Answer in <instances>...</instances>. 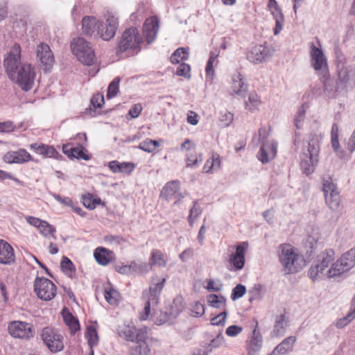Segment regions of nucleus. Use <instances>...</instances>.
Returning <instances> with one entry per match:
<instances>
[{"label": "nucleus", "instance_id": "nucleus-1", "mask_svg": "<svg viewBox=\"0 0 355 355\" xmlns=\"http://www.w3.org/2000/svg\"><path fill=\"white\" fill-rule=\"evenodd\" d=\"M21 49L15 44L4 58V67L8 77L15 81L24 91L33 88L35 78V71L31 64L21 62Z\"/></svg>", "mask_w": 355, "mask_h": 355}, {"label": "nucleus", "instance_id": "nucleus-2", "mask_svg": "<svg viewBox=\"0 0 355 355\" xmlns=\"http://www.w3.org/2000/svg\"><path fill=\"white\" fill-rule=\"evenodd\" d=\"M118 334L127 341L133 343L129 348V355H149L150 349L146 343V328L137 329L132 323L124 324L118 329Z\"/></svg>", "mask_w": 355, "mask_h": 355}, {"label": "nucleus", "instance_id": "nucleus-3", "mask_svg": "<svg viewBox=\"0 0 355 355\" xmlns=\"http://www.w3.org/2000/svg\"><path fill=\"white\" fill-rule=\"evenodd\" d=\"M279 261L286 273H294L302 270L305 265L302 256L299 254L295 249L289 244H282L279 246Z\"/></svg>", "mask_w": 355, "mask_h": 355}, {"label": "nucleus", "instance_id": "nucleus-4", "mask_svg": "<svg viewBox=\"0 0 355 355\" xmlns=\"http://www.w3.org/2000/svg\"><path fill=\"white\" fill-rule=\"evenodd\" d=\"M143 42V37L137 28L126 29L119 41L116 53L118 55L122 53H130L134 51H139L141 44Z\"/></svg>", "mask_w": 355, "mask_h": 355}, {"label": "nucleus", "instance_id": "nucleus-5", "mask_svg": "<svg viewBox=\"0 0 355 355\" xmlns=\"http://www.w3.org/2000/svg\"><path fill=\"white\" fill-rule=\"evenodd\" d=\"M73 53L83 64L91 66L95 62V53L90 44L83 37L73 39L71 42Z\"/></svg>", "mask_w": 355, "mask_h": 355}, {"label": "nucleus", "instance_id": "nucleus-6", "mask_svg": "<svg viewBox=\"0 0 355 355\" xmlns=\"http://www.w3.org/2000/svg\"><path fill=\"white\" fill-rule=\"evenodd\" d=\"M320 153L319 143L317 139H311L307 149L303 152L301 157L300 167L304 173H312L318 162Z\"/></svg>", "mask_w": 355, "mask_h": 355}, {"label": "nucleus", "instance_id": "nucleus-7", "mask_svg": "<svg viewBox=\"0 0 355 355\" xmlns=\"http://www.w3.org/2000/svg\"><path fill=\"white\" fill-rule=\"evenodd\" d=\"M355 266V249L352 248L344 253L331 268H328L326 275L328 279L340 276Z\"/></svg>", "mask_w": 355, "mask_h": 355}, {"label": "nucleus", "instance_id": "nucleus-8", "mask_svg": "<svg viewBox=\"0 0 355 355\" xmlns=\"http://www.w3.org/2000/svg\"><path fill=\"white\" fill-rule=\"evenodd\" d=\"M335 253L333 250H327L321 252L318 257V263L309 269V276L313 280L318 278L327 277V269L332 263H334Z\"/></svg>", "mask_w": 355, "mask_h": 355}, {"label": "nucleus", "instance_id": "nucleus-9", "mask_svg": "<svg viewBox=\"0 0 355 355\" xmlns=\"http://www.w3.org/2000/svg\"><path fill=\"white\" fill-rule=\"evenodd\" d=\"M322 191L324 194L325 203L332 211H339L342 207L340 192L331 179L324 180Z\"/></svg>", "mask_w": 355, "mask_h": 355}, {"label": "nucleus", "instance_id": "nucleus-10", "mask_svg": "<svg viewBox=\"0 0 355 355\" xmlns=\"http://www.w3.org/2000/svg\"><path fill=\"white\" fill-rule=\"evenodd\" d=\"M56 286L49 279L37 277L34 282V291L37 297L44 301H50L56 295Z\"/></svg>", "mask_w": 355, "mask_h": 355}, {"label": "nucleus", "instance_id": "nucleus-11", "mask_svg": "<svg viewBox=\"0 0 355 355\" xmlns=\"http://www.w3.org/2000/svg\"><path fill=\"white\" fill-rule=\"evenodd\" d=\"M180 190V181L172 180L168 182L163 187L159 197L162 200L172 202L173 205H178L184 198Z\"/></svg>", "mask_w": 355, "mask_h": 355}, {"label": "nucleus", "instance_id": "nucleus-12", "mask_svg": "<svg viewBox=\"0 0 355 355\" xmlns=\"http://www.w3.org/2000/svg\"><path fill=\"white\" fill-rule=\"evenodd\" d=\"M248 248L247 242H242L236 246H230L228 251L231 253L229 257V263L236 270H241L245 265V255Z\"/></svg>", "mask_w": 355, "mask_h": 355}, {"label": "nucleus", "instance_id": "nucleus-13", "mask_svg": "<svg viewBox=\"0 0 355 355\" xmlns=\"http://www.w3.org/2000/svg\"><path fill=\"white\" fill-rule=\"evenodd\" d=\"M8 329L9 334L14 338H29L34 335L33 325L21 321H12L9 323Z\"/></svg>", "mask_w": 355, "mask_h": 355}, {"label": "nucleus", "instance_id": "nucleus-14", "mask_svg": "<svg viewBox=\"0 0 355 355\" xmlns=\"http://www.w3.org/2000/svg\"><path fill=\"white\" fill-rule=\"evenodd\" d=\"M42 337L49 349L52 352H58L64 348L61 335L55 332L51 328H44L42 330Z\"/></svg>", "mask_w": 355, "mask_h": 355}, {"label": "nucleus", "instance_id": "nucleus-15", "mask_svg": "<svg viewBox=\"0 0 355 355\" xmlns=\"http://www.w3.org/2000/svg\"><path fill=\"white\" fill-rule=\"evenodd\" d=\"M270 55V50L263 44H255L246 53V59L251 63L257 64L265 62Z\"/></svg>", "mask_w": 355, "mask_h": 355}, {"label": "nucleus", "instance_id": "nucleus-16", "mask_svg": "<svg viewBox=\"0 0 355 355\" xmlns=\"http://www.w3.org/2000/svg\"><path fill=\"white\" fill-rule=\"evenodd\" d=\"M36 55L44 70H49L53 67L55 58L48 44L43 42L38 44L36 49Z\"/></svg>", "mask_w": 355, "mask_h": 355}, {"label": "nucleus", "instance_id": "nucleus-17", "mask_svg": "<svg viewBox=\"0 0 355 355\" xmlns=\"http://www.w3.org/2000/svg\"><path fill=\"white\" fill-rule=\"evenodd\" d=\"M3 161L9 164H24L33 160L32 155L24 148L18 150H10L2 157Z\"/></svg>", "mask_w": 355, "mask_h": 355}, {"label": "nucleus", "instance_id": "nucleus-18", "mask_svg": "<svg viewBox=\"0 0 355 355\" xmlns=\"http://www.w3.org/2000/svg\"><path fill=\"white\" fill-rule=\"evenodd\" d=\"M118 19L113 15H109L105 25L101 24L98 26V34L104 40H110L116 34L118 27Z\"/></svg>", "mask_w": 355, "mask_h": 355}, {"label": "nucleus", "instance_id": "nucleus-19", "mask_svg": "<svg viewBox=\"0 0 355 355\" xmlns=\"http://www.w3.org/2000/svg\"><path fill=\"white\" fill-rule=\"evenodd\" d=\"M159 28V21L157 17L153 16L146 19L143 26V31L148 43H151L155 40Z\"/></svg>", "mask_w": 355, "mask_h": 355}, {"label": "nucleus", "instance_id": "nucleus-20", "mask_svg": "<svg viewBox=\"0 0 355 355\" xmlns=\"http://www.w3.org/2000/svg\"><path fill=\"white\" fill-rule=\"evenodd\" d=\"M62 152L70 159L76 158L77 159L89 160V155L87 150L83 146L79 144L76 147H72L71 144L68 143L63 144Z\"/></svg>", "mask_w": 355, "mask_h": 355}, {"label": "nucleus", "instance_id": "nucleus-21", "mask_svg": "<svg viewBox=\"0 0 355 355\" xmlns=\"http://www.w3.org/2000/svg\"><path fill=\"white\" fill-rule=\"evenodd\" d=\"M248 85L245 83L243 76L240 72H236L232 75L230 87L232 94L244 96L248 91Z\"/></svg>", "mask_w": 355, "mask_h": 355}, {"label": "nucleus", "instance_id": "nucleus-22", "mask_svg": "<svg viewBox=\"0 0 355 355\" xmlns=\"http://www.w3.org/2000/svg\"><path fill=\"white\" fill-rule=\"evenodd\" d=\"M277 154V144L268 142L261 146L258 153V158L262 163H267L275 157Z\"/></svg>", "mask_w": 355, "mask_h": 355}, {"label": "nucleus", "instance_id": "nucleus-23", "mask_svg": "<svg viewBox=\"0 0 355 355\" xmlns=\"http://www.w3.org/2000/svg\"><path fill=\"white\" fill-rule=\"evenodd\" d=\"M165 282L166 279L163 278L160 282L153 284L149 287V291L144 293V297L146 298V300L148 299L151 300L153 306L157 304L159 296L164 287Z\"/></svg>", "mask_w": 355, "mask_h": 355}, {"label": "nucleus", "instance_id": "nucleus-24", "mask_svg": "<svg viewBox=\"0 0 355 355\" xmlns=\"http://www.w3.org/2000/svg\"><path fill=\"white\" fill-rule=\"evenodd\" d=\"M30 148L44 157L56 158L58 155V152L53 146L44 144L33 143L30 145Z\"/></svg>", "mask_w": 355, "mask_h": 355}, {"label": "nucleus", "instance_id": "nucleus-25", "mask_svg": "<svg viewBox=\"0 0 355 355\" xmlns=\"http://www.w3.org/2000/svg\"><path fill=\"white\" fill-rule=\"evenodd\" d=\"M15 261V254L12 247L6 241L0 240V263L10 264Z\"/></svg>", "mask_w": 355, "mask_h": 355}, {"label": "nucleus", "instance_id": "nucleus-26", "mask_svg": "<svg viewBox=\"0 0 355 355\" xmlns=\"http://www.w3.org/2000/svg\"><path fill=\"white\" fill-rule=\"evenodd\" d=\"M257 328L258 322H257L255 328L253 330L252 335L247 346L248 354L250 355H253L254 353L260 350L262 346V336Z\"/></svg>", "mask_w": 355, "mask_h": 355}, {"label": "nucleus", "instance_id": "nucleus-27", "mask_svg": "<svg viewBox=\"0 0 355 355\" xmlns=\"http://www.w3.org/2000/svg\"><path fill=\"white\" fill-rule=\"evenodd\" d=\"M311 57L312 65L315 70L319 71L322 69L323 65H327V60L322 50L315 47L313 44L311 46Z\"/></svg>", "mask_w": 355, "mask_h": 355}, {"label": "nucleus", "instance_id": "nucleus-28", "mask_svg": "<svg viewBox=\"0 0 355 355\" xmlns=\"http://www.w3.org/2000/svg\"><path fill=\"white\" fill-rule=\"evenodd\" d=\"M149 270V266L146 263L138 264L135 262H132L129 266H116V270L121 274L128 275L132 271L135 272H147Z\"/></svg>", "mask_w": 355, "mask_h": 355}, {"label": "nucleus", "instance_id": "nucleus-29", "mask_svg": "<svg viewBox=\"0 0 355 355\" xmlns=\"http://www.w3.org/2000/svg\"><path fill=\"white\" fill-rule=\"evenodd\" d=\"M99 21L94 16H85L82 19V30L87 35H92L96 30L98 31Z\"/></svg>", "mask_w": 355, "mask_h": 355}, {"label": "nucleus", "instance_id": "nucleus-30", "mask_svg": "<svg viewBox=\"0 0 355 355\" xmlns=\"http://www.w3.org/2000/svg\"><path fill=\"white\" fill-rule=\"evenodd\" d=\"M288 318L284 314L277 315L275 318L272 334L275 336H282L286 332V329L288 326Z\"/></svg>", "mask_w": 355, "mask_h": 355}, {"label": "nucleus", "instance_id": "nucleus-31", "mask_svg": "<svg viewBox=\"0 0 355 355\" xmlns=\"http://www.w3.org/2000/svg\"><path fill=\"white\" fill-rule=\"evenodd\" d=\"M81 200L83 205L91 210L94 209L100 205H102L103 206L105 205V203L102 202L100 198L90 193H87L83 195Z\"/></svg>", "mask_w": 355, "mask_h": 355}, {"label": "nucleus", "instance_id": "nucleus-32", "mask_svg": "<svg viewBox=\"0 0 355 355\" xmlns=\"http://www.w3.org/2000/svg\"><path fill=\"white\" fill-rule=\"evenodd\" d=\"M62 313L64 321L70 329L71 334H74L80 329L78 320L66 309H64Z\"/></svg>", "mask_w": 355, "mask_h": 355}, {"label": "nucleus", "instance_id": "nucleus-33", "mask_svg": "<svg viewBox=\"0 0 355 355\" xmlns=\"http://www.w3.org/2000/svg\"><path fill=\"white\" fill-rule=\"evenodd\" d=\"M94 255L96 261L103 266L108 264L112 258V252L104 248H98Z\"/></svg>", "mask_w": 355, "mask_h": 355}, {"label": "nucleus", "instance_id": "nucleus-34", "mask_svg": "<svg viewBox=\"0 0 355 355\" xmlns=\"http://www.w3.org/2000/svg\"><path fill=\"white\" fill-rule=\"evenodd\" d=\"M189 58V48H178L171 55L170 61L173 64H180Z\"/></svg>", "mask_w": 355, "mask_h": 355}, {"label": "nucleus", "instance_id": "nucleus-35", "mask_svg": "<svg viewBox=\"0 0 355 355\" xmlns=\"http://www.w3.org/2000/svg\"><path fill=\"white\" fill-rule=\"evenodd\" d=\"M104 295L106 301L112 305H116L119 302L120 294L116 289L113 288L110 284H107L105 286Z\"/></svg>", "mask_w": 355, "mask_h": 355}, {"label": "nucleus", "instance_id": "nucleus-36", "mask_svg": "<svg viewBox=\"0 0 355 355\" xmlns=\"http://www.w3.org/2000/svg\"><path fill=\"white\" fill-rule=\"evenodd\" d=\"M296 342V337L289 336L285 338L280 344L276 347L279 354H285L292 350L293 345Z\"/></svg>", "mask_w": 355, "mask_h": 355}, {"label": "nucleus", "instance_id": "nucleus-37", "mask_svg": "<svg viewBox=\"0 0 355 355\" xmlns=\"http://www.w3.org/2000/svg\"><path fill=\"white\" fill-rule=\"evenodd\" d=\"M220 167V156L217 153H213L211 157L208 159L204 166L203 171L205 173H209L213 170L218 169Z\"/></svg>", "mask_w": 355, "mask_h": 355}, {"label": "nucleus", "instance_id": "nucleus-38", "mask_svg": "<svg viewBox=\"0 0 355 355\" xmlns=\"http://www.w3.org/2000/svg\"><path fill=\"white\" fill-rule=\"evenodd\" d=\"M261 101L259 96L256 92H250L245 101V107L248 110L252 112L261 105Z\"/></svg>", "mask_w": 355, "mask_h": 355}, {"label": "nucleus", "instance_id": "nucleus-39", "mask_svg": "<svg viewBox=\"0 0 355 355\" xmlns=\"http://www.w3.org/2000/svg\"><path fill=\"white\" fill-rule=\"evenodd\" d=\"M159 146V142L156 140L147 138L141 141L138 148L147 153H153Z\"/></svg>", "mask_w": 355, "mask_h": 355}, {"label": "nucleus", "instance_id": "nucleus-40", "mask_svg": "<svg viewBox=\"0 0 355 355\" xmlns=\"http://www.w3.org/2000/svg\"><path fill=\"white\" fill-rule=\"evenodd\" d=\"M35 227L44 236L55 239V228L50 223H38L35 225Z\"/></svg>", "mask_w": 355, "mask_h": 355}, {"label": "nucleus", "instance_id": "nucleus-41", "mask_svg": "<svg viewBox=\"0 0 355 355\" xmlns=\"http://www.w3.org/2000/svg\"><path fill=\"white\" fill-rule=\"evenodd\" d=\"M207 302L211 306L217 309L225 306L226 304V299L223 295L216 294L209 295L207 297Z\"/></svg>", "mask_w": 355, "mask_h": 355}, {"label": "nucleus", "instance_id": "nucleus-42", "mask_svg": "<svg viewBox=\"0 0 355 355\" xmlns=\"http://www.w3.org/2000/svg\"><path fill=\"white\" fill-rule=\"evenodd\" d=\"M184 307V299L182 296H177L174 298L171 304V312L172 315H178L180 313Z\"/></svg>", "mask_w": 355, "mask_h": 355}, {"label": "nucleus", "instance_id": "nucleus-43", "mask_svg": "<svg viewBox=\"0 0 355 355\" xmlns=\"http://www.w3.org/2000/svg\"><path fill=\"white\" fill-rule=\"evenodd\" d=\"M120 78H115L109 85L107 92V98H112L116 96L119 90Z\"/></svg>", "mask_w": 355, "mask_h": 355}, {"label": "nucleus", "instance_id": "nucleus-44", "mask_svg": "<svg viewBox=\"0 0 355 355\" xmlns=\"http://www.w3.org/2000/svg\"><path fill=\"white\" fill-rule=\"evenodd\" d=\"M338 126L337 124L334 123L331 127V143L332 148L335 151H338L340 145L338 141Z\"/></svg>", "mask_w": 355, "mask_h": 355}, {"label": "nucleus", "instance_id": "nucleus-45", "mask_svg": "<svg viewBox=\"0 0 355 355\" xmlns=\"http://www.w3.org/2000/svg\"><path fill=\"white\" fill-rule=\"evenodd\" d=\"M86 336L88 339V344L91 347L97 344L98 335L96 329L94 327L89 326L87 327Z\"/></svg>", "mask_w": 355, "mask_h": 355}, {"label": "nucleus", "instance_id": "nucleus-46", "mask_svg": "<svg viewBox=\"0 0 355 355\" xmlns=\"http://www.w3.org/2000/svg\"><path fill=\"white\" fill-rule=\"evenodd\" d=\"M224 343V338L221 332L218 333V334L216 336V338H213L210 343L206 347L207 352L208 354L212 351L213 349L217 348L220 347Z\"/></svg>", "mask_w": 355, "mask_h": 355}, {"label": "nucleus", "instance_id": "nucleus-47", "mask_svg": "<svg viewBox=\"0 0 355 355\" xmlns=\"http://www.w3.org/2000/svg\"><path fill=\"white\" fill-rule=\"evenodd\" d=\"M16 126L11 121L0 122V134L10 133L15 130Z\"/></svg>", "mask_w": 355, "mask_h": 355}, {"label": "nucleus", "instance_id": "nucleus-48", "mask_svg": "<svg viewBox=\"0 0 355 355\" xmlns=\"http://www.w3.org/2000/svg\"><path fill=\"white\" fill-rule=\"evenodd\" d=\"M176 74L179 76H183L186 78L191 77V67L190 65L181 63L177 69Z\"/></svg>", "mask_w": 355, "mask_h": 355}, {"label": "nucleus", "instance_id": "nucleus-49", "mask_svg": "<svg viewBox=\"0 0 355 355\" xmlns=\"http://www.w3.org/2000/svg\"><path fill=\"white\" fill-rule=\"evenodd\" d=\"M152 260L153 263L159 266H165L166 260L164 254L159 251L156 250L152 254Z\"/></svg>", "mask_w": 355, "mask_h": 355}, {"label": "nucleus", "instance_id": "nucleus-50", "mask_svg": "<svg viewBox=\"0 0 355 355\" xmlns=\"http://www.w3.org/2000/svg\"><path fill=\"white\" fill-rule=\"evenodd\" d=\"M246 292L245 286L242 284L236 285L232 290L231 298L232 300H236L244 295Z\"/></svg>", "mask_w": 355, "mask_h": 355}, {"label": "nucleus", "instance_id": "nucleus-51", "mask_svg": "<svg viewBox=\"0 0 355 355\" xmlns=\"http://www.w3.org/2000/svg\"><path fill=\"white\" fill-rule=\"evenodd\" d=\"M227 315V312L226 311H223L211 320V324L216 326L223 325L225 322Z\"/></svg>", "mask_w": 355, "mask_h": 355}, {"label": "nucleus", "instance_id": "nucleus-52", "mask_svg": "<svg viewBox=\"0 0 355 355\" xmlns=\"http://www.w3.org/2000/svg\"><path fill=\"white\" fill-rule=\"evenodd\" d=\"M60 267L64 272H71L74 270V266L72 261L69 258L64 256L62 259Z\"/></svg>", "mask_w": 355, "mask_h": 355}, {"label": "nucleus", "instance_id": "nucleus-53", "mask_svg": "<svg viewBox=\"0 0 355 355\" xmlns=\"http://www.w3.org/2000/svg\"><path fill=\"white\" fill-rule=\"evenodd\" d=\"M268 6L274 17L283 15L275 0H269Z\"/></svg>", "mask_w": 355, "mask_h": 355}, {"label": "nucleus", "instance_id": "nucleus-54", "mask_svg": "<svg viewBox=\"0 0 355 355\" xmlns=\"http://www.w3.org/2000/svg\"><path fill=\"white\" fill-rule=\"evenodd\" d=\"M104 96L101 94H94L91 100L92 105L96 108H100L104 104Z\"/></svg>", "mask_w": 355, "mask_h": 355}, {"label": "nucleus", "instance_id": "nucleus-55", "mask_svg": "<svg viewBox=\"0 0 355 355\" xmlns=\"http://www.w3.org/2000/svg\"><path fill=\"white\" fill-rule=\"evenodd\" d=\"M142 111V106L140 103L134 104L129 110L128 114L132 119L137 118Z\"/></svg>", "mask_w": 355, "mask_h": 355}, {"label": "nucleus", "instance_id": "nucleus-56", "mask_svg": "<svg viewBox=\"0 0 355 355\" xmlns=\"http://www.w3.org/2000/svg\"><path fill=\"white\" fill-rule=\"evenodd\" d=\"M202 213L201 208L197 202L193 203V206L190 211L189 219L194 220L198 219L199 215Z\"/></svg>", "mask_w": 355, "mask_h": 355}, {"label": "nucleus", "instance_id": "nucleus-57", "mask_svg": "<svg viewBox=\"0 0 355 355\" xmlns=\"http://www.w3.org/2000/svg\"><path fill=\"white\" fill-rule=\"evenodd\" d=\"M135 168V165L132 162H121L120 173L127 174L131 173Z\"/></svg>", "mask_w": 355, "mask_h": 355}, {"label": "nucleus", "instance_id": "nucleus-58", "mask_svg": "<svg viewBox=\"0 0 355 355\" xmlns=\"http://www.w3.org/2000/svg\"><path fill=\"white\" fill-rule=\"evenodd\" d=\"M241 327L237 325H232L227 328L225 333L229 336H236L242 331Z\"/></svg>", "mask_w": 355, "mask_h": 355}, {"label": "nucleus", "instance_id": "nucleus-59", "mask_svg": "<svg viewBox=\"0 0 355 355\" xmlns=\"http://www.w3.org/2000/svg\"><path fill=\"white\" fill-rule=\"evenodd\" d=\"M276 21L275 28L274 29V34L277 35L282 30L284 24V15H279L274 17Z\"/></svg>", "mask_w": 355, "mask_h": 355}, {"label": "nucleus", "instance_id": "nucleus-60", "mask_svg": "<svg viewBox=\"0 0 355 355\" xmlns=\"http://www.w3.org/2000/svg\"><path fill=\"white\" fill-rule=\"evenodd\" d=\"M5 180H11L17 183H20L19 180L13 176L10 173L0 169V180L3 181Z\"/></svg>", "mask_w": 355, "mask_h": 355}, {"label": "nucleus", "instance_id": "nucleus-61", "mask_svg": "<svg viewBox=\"0 0 355 355\" xmlns=\"http://www.w3.org/2000/svg\"><path fill=\"white\" fill-rule=\"evenodd\" d=\"M187 122L193 125H196L198 123V115L193 111H189L187 117Z\"/></svg>", "mask_w": 355, "mask_h": 355}, {"label": "nucleus", "instance_id": "nucleus-62", "mask_svg": "<svg viewBox=\"0 0 355 355\" xmlns=\"http://www.w3.org/2000/svg\"><path fill=\"white\" fill-rule=\"evenodd\" d=\"M152 304V301L150 300H147L145 304V307L144 309V312L141 313L140 316V319L142 320H145L147 319V318L149 315L150 311V306Z\"/></svg>", "mask_w": 355, "mask_h": 355}, {"label": "nucleus", "instance_id": "nucleus-63", "mask_svg": "<svg viewBox=\"0 0 355 355\" xmlns=\"http://www.w3.org/2000/svg\"><path fill=\"white\" fill-rule=\"evenodd\" d=\"M192 311L198 316L202 315L205 313L204 306L200 302H196Z\"/></svg>", "mask_w": 355, "mask_h": 355}, {"label": "nucleus", "instance_id": "nucleus-64", "mask_svg": "<svg viewBox=\"0 0 355 355\" xmlns=\"http://www.w3.org/2000/svg\"><path fill=\"white\" fill-rule=\"evenodd\" d=\"M198 162L197 155L196 153L188 155L186 158V163L188 166H194Z\"/></svg>", "mask_w": 355, "mask_h": 355}]
</instances>
